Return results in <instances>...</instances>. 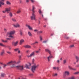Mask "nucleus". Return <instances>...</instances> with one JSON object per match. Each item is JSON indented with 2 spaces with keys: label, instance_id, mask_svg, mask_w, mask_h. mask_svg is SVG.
Masks as SVG:
<instances>
[{
  "label": "nucleus",
  "instance_id": "1",
  "mask_svg": "<svg viewBox=\"0 0 79 79\" xmlns=\"http://www.w3.org/2000/svg\"><path fill=\"white\" fill-rule=\"evenodd\" d=\"M15 31H11L10 32H7V35L9 37H10V38H14L13 36L12 35L13 34H14Z\"/></svg>",
  "mask_w": 79,
  "mask_h": 79
},
{
  "label": "nucleus",
  "instance_id": "2",
  "mask_svg": "<svg viewBox=\"0 0 79 79\" xmlns=\"http://www.w3.org/2000/svg\"><path fill=\"white\" fill-rule=\"evenodd\" d=\"M16 67L17 69H19L20 70H23V66H20V65H18L17 66H16L15 65V64H13L11 66L12 68H15Z\"/></svg>",
  "mask_w": 79,
  "mask_h": 79
},
{
  "label": "nucleus",
  "instance_id": "3",
  "mask_svg": "<svg viewBox=\"0 0 79 79\" xmlns=\"http://www.w3.org/2000/svg\"><path fill=\"white\" fill-rule=\"evenodd\" d=\"M39 66V64L36 65L35 64L34 65L32 66L31 68V71L33 73H34V71L36 69V68H37Z\"/></svg>",
  "mask_w": 79,
  "mask_h": 79
},
{
  "label": "nucleus",
  "instance_id": "4",
  "mask_svg": "<svg viewBox=\"0 0 79 79\" xmlns=\"http://www.w3.org/2000/svg\"><path fill=\"white\" fill-rule=\"evenodd\" d=\"M69 74V72L68 71H65L64 72V76L63 77L64 78H65V77H66V76L67 75V76H68Z\"/></svg>",
  "mask_w": 79,
  "mask_h": 79
},
{
  "label": "nucleus",
  "instance_id": "5",
  "mask_svg": "<svg viewBox=\"0 0 79 79\" xmlns=\"http://www.w3.org/2000/svg\"><path fill=\"white\" fill-rule=\"evenodd\" d=\"M35 16H36V15L35 14H33L31 17V20H35Z\"/></svg>",
  "mask_w": 79,
  "mask_h": 79
},
{
  "label": "nucleus",
  "instance_id": "6",
  "mask_svg": "<svg viewBox=\"0 0 79 79\" xmlns=\"http://www.w3.org/2000/svg\"><path fill=\"white\" fill-rule=\"evenodd\" d=\"M15 63H16L15 61H10L9 62L7 63V65H11V64H14Z\"/></svg>",
  "mask_w": 79,
  "mask_h": 79
},
{
  "label": "nucleus",
  "instance_id": "7",
  "mask_svg": "<svg viewBox=\"0 0 79 79\" xmlns=\"http://www.w3.org/2000/svg\"><path fill=\"white\" fill-rule=\"evenodd\" d=\"M35 55V52H32L31 53L29 56H27L28 58H29V57H32L33 56H34Z\"/></svg>",
  "mask_w": 79,
  "mask_h": 79
},
{
  "label": "nucleus",
  "instance_id": "8",
  "mask_svg": "<svg viewBox=\"0 0 79 79\" xmlns=\"http://www.w3.org/2000/svg\"><path fill=\"white\" fill-rule=\"evenodd\" d=\"M18 41H17L15 42H12V45L15 46H16V45H17L18 44Z\"/></svg>",
  "mask_w": 79,
  "mask_h": 79
},
{
  "label": "nucleus",
  "instance_id": "9",
  "mask_svg": "<svg viewBox=\"0 0 79 79\" xmlns=\"http://www.w3.org/2000/svg\"><path fill=\"white\" fill-rule=\"evenodd\" d=\"M26 26L28 27L29 30H30L31 31H32V30H33V29L32 27H31L30 25H26Z\"/></svg>",
  "mask_w": 79,
  "mask_h": 79
},
{
  "label": "nucleus",
  "instance_id": "10",
  "mask_svg": "<svg viewBox=\"0 0 79 79\" xmlns=\"http://www.w3.org/2000/svg\"><path fill=\"white\" fill-rule=\"evenodd\" d=\"M0 7L2 6V5H4V3L3 2H4L5 0H0Z\"/></svg>",
  "mask_w": 79,
  "mask_h": 79
},
{
  "label": "nucleus",
  "instance_id": "11",
  "mask_svg": "<svg viewBox=\"0 0 79 79\" xmlns=\"http://www.w3.org/2000/svg\"><path fill=\"white\" fill-rule=\"evenodd\" d=\"M10 7H9L8 8H5L6 10V11H7V13H9V12L10 11Z\"/></svg>",
  "mask_w": 79,
  "mask_h": 79
},
{
  "label": "nucleus",
  "instance_id": "12",
  "mask_svg": "<svg viewBox=\"0 0 79 79\" xmlns=\"http://www.w3.org/2000/svg\"><path fill=\"white\" fill-rule=\"evenodd\" d=\"M23 47H25V48H31V47L29 45H26L23 46Z\"/></svg>",
  "mask_w": 79,
  "mask_h": 79
},
{
  "label": "nucleus",
  "instance_id": "13",
  "mask_svg": "<svg viewBox=\"0 0 79 79\" xmlns=\"http://www.w3.org/2000/svg\"><path fill=\"white\" fill-rule=\"evenodd\" d=\"M50 54V55L48 57V61H49L50 60V58H52V55H51V53Z\"/></svg>",
  "mask_w": 79,
  "mask_h": 79
},
{
  "label": "nucleus",
  "instance_id": "14",
  "mask_svg": "<svg viewBox=\"0 0 79 79\" xmlns=\"http://www.w3.org/2000/svg\"><path fill=\"white\" fill-rule=\"evenodd\" d=\"M14 27H20V25L18 24H17L16 25H14Z\"/></svg>",
  "mask_w": 79,
  "mask_h": 79
},
{
  "label": "nucleus",
  "instance_id": "15",
  "mask_svg": "<svg viewBox=\"0 0 79 79\" xmlns=\"http://www.w3.org/2000/svg\"><path fill=\"white\" fill-rule=\"evenodd\" d=\"M45 51L46 52H48V53L49 54H50V53H51V52L50 51V50L47 49H45Z\"/></svg>",
  "mask_w": 79,
  "mask_h": 79
},
{
  "label": "nucleus",
  "instance_id": "16",
  "mask_svg": "<svg viewBox=\"0 0 79 79\" xmlns=\"http://www.w3.org/2000/svg\"><path fill=\"white\" fill-rule=\"evenodd\" d=\"M4 53H5V51L4 50H2L0 53V55H1V56H3Z\"/></svg>",
  "mask_w": 79,
  "mask_h": 79
},
{
  "label": "nucleus",
  "instance_id": "17",
  "mask_svg": "<svg viewBox=\"0 0 79 79\" xmlns=\"http://www.w3.org/2000/svg\"><path fill=\"white\" fill-rule=\"evenodd\" d=\"M69 68L70 69H72V70H73V71H76V69L73 68L70 66H69Z\"/></svg>",
  "mask_w": 79,
  "mask_h": 79
},
{
  "label": "nucleus",
  "instance_id": "18",
  "mask_svg": "<svg viewBox=\"0 0 79 79\" xmlns=\"http://www.w3.org/2000/svg\"><path fill=\"white\" fill-rule=\"evenodd\" d=\"M75 59L77 60L76 62H78L79 60V57L78 56H75Z\"/></svg>",
  "mask_w": 79,
  "mask_h": 79
},
{
  "label": "nucleus",
  "instance_id": "19",
  "mask_svg": "<svg viewBox=\"0 0 79 79\" xmlns=\"http://www.w3.org/2000/svg\"><path fill=\"white\" fill-rule=\"evenodd\" d=\"M0 46H1V47H6V46L1 43H0Z\"/></svg>",
  "mask_w": 79,
  "mask_h": 79
},
{
  "label": "nucleus",
  "instance_id": "20",
  "mask_svg": "<svg viewBox=\"0 0 79 79\" xmlns=\"http://www.w3.org/2000/svg\"><path fill=\"white\" fill-rule=\"evenodd\" d=\"M24 42V40H21L20 41V45H21V44H22Z\"/></svg>",
  "mask_w": 79,
  "mask_h": 79
},
{
  "label": "nucleus",
  "instance_id": "21",
  "mask_svg": "<svg viewBox=\"0 0 79 79\" xmlns=\"http://www.w3.org/2000/svg\"><path fill=\"white\" fill-rule=\"evenodd\" d=\"M28 34L29 36H32V34H31V33L30 31L28 32Z\"/></svg>",
  "mask_w": 79,
  "mask_h": 79
},
{
  "label": "nucleus",
  "instance_id": "22",
  "mask_svg": "<svg viewBox=\"0 0 79 79\" xmlns=\"http://www.w3.org/2000/svg\"><path fill=\"white\" fill-rule=\"evenodd\" d=\"M1 41H2V42H4L5 43H6V42H8V41H7V40H5V41L4 40H1Z\"/></svg>",
  "mask_w": 79,
  "mask_h": 79
},
{
  "label": "nucleus",
  "instance_id": "23",
  "mask_svg": "<svg viewBox=\"0 0 79 79\" xmlns=\"http://www.w3.org/2000/svg\"><path fill=\"white\" fill-rule=\"evenodd\" d=\"M79 74V72H76L73 73V74H74L75 75Z\"/></svg>",
  "mask_w": 79,
  "mask_h": 79
},
{
  "label": "nucleus",
  "instance_id": "24",
  "mask_svg": "<svg viewBox=\"0 0 79 79\" xmlns=\"http://www.w3.org/2000/svg\"><path fill=\"white\" fill-rule=\"evenodd\" d=\"M40 49L38 51H35V52L36 53H39L40 52Z\"/></svg>",
  "mask_w": 79,
  "mask_h": 79
},
{
  "label": "nucleus",
  "instance_id": "25",
  "mask_svg": "<svg viewBox=\"0 0 79 79\" xmlns=\"http://www.w3.org/2000/svg\"><path fill=\"white\" fill-rule=\"evenodd\" d=\"M20 34L21 35H23V31L21 30H20Z\"/></svg>",
  "mask_w": 79,
  "mask_h": 79
},
{
  "label": "nucleus",
  "instance_id": "26",
  "mask_svg": "<svg viewBox=\"0 0 79 79\" xmlns=\"http://www.w3.org/2000/svg\"><path fill=\"white\" fill-rule=\"evenodd\" d=\"M19 50V48H15L14 49V52H17Z\"/></svg>",
  "mask_w": 79,
  "mask_h": 79
},
{
  "label": "nucleus",
  "instance_id": "27",
  "mask_svg": "<svg viewBox=\"0 0 79 79\" xmlns=\"http://www.w3.org/2000/svg\"><path fill=\"white\" fill-rule=\"evenodd\" d=\"M5 74L4 73H1V77H4L5 76Z\"/></svg>",
  "mask_w": 79,
  "mask_h": 79
},
{
  "label": "nucleus",
  "instance_id": "28",
  "mask_svg": "<svg viewBox=\"0 0 79 79\" xmlns=\"http://www.w3.org/2000/svg\"><path fill=\"white\" fill-rule=\"evenodd\" d=\"M17 13V14H19V13H21V10H18L17 12H16Z\"/></svg>",
  "mask_w": 79,
  "mask_h": 79
},
{
  "label": "nucleus",
  "instance_id": "29",
  "mask_svg": "<svg viewBox=\"0 0 79 79\" xmlns=\"http://www.w3.org/2000/svg\"><path fill=\"white\" fill-rule=\"evenodd\" d=\"M25 67L26 68L28 69H29V66L27 65V64H26V66Z\"/></svg>",
  "mask_w": 79,
  "mask_h": 79
},
{
  "label": "nucleus",
  "instance_id": "30",
  "mask_svg": "<svg viewBox=\"0 0 79 79\" xmlns=\"http://www.w3.org/2000/svg\"><path fill=\"white\" fill-rule=\"evenodd\" d=\"M64 37L66 39H69V37L67 36V35H65Z\"/></svg>",
  "mask_w": 79,
  "mask_h": 79
},
{
  "label": "nucleus",
  "instance_id": "31",
  "mask_svg": "<svg viewBox=\"0 0 79 79\" xmlns=\"http://www.w3.org/2000/svg\"><path fill=\"white\" fill-rule=\"evenodd\" d=\"M35 9V6H32V10H34Z\"/></svg>",
  "mask_w": 79,
  "mask_h": 79
},
{
  "label": "nucleus",
  "instance_id": "32",
  "mask_svg": "<svg viewBox=\"0 0 79 79\" xmlns=\"http://www.w3.org/2000/svg\"><path fill=\"white\" fill-rule=\"evenodd\" d=\"M9 16H10V17H12V16H13V15H12V13H11L10 12L9 13Z\"/></svg>",
  "mask_w": 79,
  "mask_h": 79
},
{
  "label": "nucleus",
  "instance_id": "33",
  "mask_svg": "<svg viewBox=\"0 0 79 79\" xmlns=\"http://www.w3.org/2000/svg\"><path fill=\"white\" fill-rule=\"evenodd\" d=\"M74 47V46L73 45H72L69 46L70 48H73V47Z\"/></svg>",
  "mask_w": 79,
  "mask_h": 79
},
{
  "label": "nucleus",
  "instance_id": "34",
  "mask_svg": "<svg viewBox=\"0 0 79 79\" xmlns=\"http://www.w3.org/2000/svg\"><path fill=\"white\" fill-rule=\"evenodd\" d=\"M12 20L14 22H16V19H15L13 18L12 19Z\"/></svg>",
  "mask_w": 79,
  "mask_h": 79
},
{
  "label": "nucleus",
  "instance_id": "35",
  "mask_svg": "<svg viewBox=\"0 0 79 79\" xmlns=\"http://www.w3.org/2000/svg\"><path fill=\"white\" fill-rule=\"evenodd\" d=\"M6 4H7V5H10V2L8 1H7L6 2Z\"/></svg>",
  "mask_w": 79,
  "mask_h": 79
},
{
  "label": "nucleus",
  "instance_id": "36",
  "mask_svg": "<svg viewBox=\"0 0 79 79\" xmlns=\"http://www.w3.org/2000/svg\"><path fill=\"white\" fill-rule=\"evenodd\" d=\"M66 63V60H64L63 61V63L64 64H65Z\"/></svg>",
  "mask_w": 79,
  "mask_h": 79
},
{
  "label": "nucleus",
  "instance_id": "37",
  "mask_svg": "<svg viewBox=\"0 0 79 79\" xmlns=\"http://www.w3.org/2000/svg\"><path fill=\"white\" fill-rule=\"evenodd\" d=\"M22 56L21 55H19V60H21V56Z\"/></svg>",
  "mask_w": 79,
  "mask_h": 79
},
{
  "label": "nucleus",
  "instance_id": "38",
  "mask_svg": "<svg viewBox=\"0 0 79 79\" xmlns=\"http://www.w3.org/2000/svg\"><path fill=\"white\" fill-rule=\"evenodd\" d=\"M6 39L7 40H11V39L10 38H6Z\"/></svg>",
  "mask_w": 79,
  "mask_h": 79
},
{
  "label": "nucleus",
  "instance_id": "39",
  "mask_svg": "<svg viewBox=\"0 0 79 79\" xmlns=\"http://www.w3.org/2000/svg\"><path fill=\"white\" fill-rule=\"evenodd\" d=\"M40 39L41 41V40H42V36H40Z\"/></svg>",
  "mask_w": 79,
  "mask_h": 79
},
{
  "label": "nucleus",
  "instance_id": "40",
  "mask_svg": "<svg viewBox=\"0 0 79 79\" xmlns=\"http://www.w3.org/2000/svg\"><path fill=\"white\" fill-rule=\"evenodd\" d=\"M20 53H21V51H20L19 50L18 51V54H19Z\"/></svg>",
  "mask_w": 79,
  "mask_h": 79
},
{
  "label": "nucleus",
  "instance_id": "41",
  "mask_svg": "<svg viewBox=\"0 0 79 79\" xmlns=\"http://www.w3.org/2000/svg\"><path fill=\"white\" fill-rule=\"evenodd\" d=\"M39 13L40 14H41L42 13V11L40 10H39Z\"/></svg>",
  "mask_w": 79,
  "mask_h": 79
},
{
  "label": "nucleus",
  "instance_id": "42",
  "mask_svg": "<svg viewBox=\"0 0 79 79\" xmlns=\"http://www.w3.org/2000/svg\"><path fill=\"white\" fill-rule=\"evenodd\" d=\"M30 1H31V2H32V3H34V2H35L34 0H30Z\"/></svg>",
  "mask_w": 79,
  "mask_h": 79
},
{
  "label": "nucleus",
  "instance_id": "43",
  "mask_svg": "<svg viewBox=\"0 0 79 79\" xmlns=\"http://www.w3.org/2000/svg\"><path fill=\"white\" fill-rule=\"evenodd\" d=\"M32 15H33V14H34V13H35V11H34V10H32Z\"/></svg>",
  "mask_w": 79,
  "mask_h": 79
},
{
  "label": "nucleus",
  "instance_id": "44",
  "mask_svg": "<svg viewBox=\"0 0 79 79\" xmlns=\"http://www.w3.org/2000/svg\"><path fill=\"white\" fill-rule=\"evenodd\" d=\"M34 32H37V31H38V30H37V29H35L34 30Z\"/></svg>",
  "mask_w": 79,
  "mask_h": 79
},
{
  "label": "nucleus",
  "instance_id": "45",
  "mask_svg": "<svg viewBox=\"0 0 79 79\" xmlns=\"http://www.w3.org/2000/svg\"><path fill=\"white\" fill-rule=\"evenodd\" d=\"M7 65H8V64H7V65L6 64H4L3 68H5V67H6V66H7Z\"/></svg>",
  "mask_w": 79,
  "mask_h": 79
},
{
  "label": "nucleus",
  "instance_id": "46",
  "mask_svg": "<svg viewBox=\"0 0 79 79\" xmlns=\"http://www.w3.org/2000/svg\"><path fill=\"white\" fill-rule=\"evenodd\" d=\"M33 74H29V75L30 76H32Z\"/></svg>",
  "mask_w": 79,
  "mask_h": 79
},
{
  "label": "nucleus",
  "instance_id": "47",
  "mask_svg": "<svg viewBox=\"0 0 79 79\" xmlns=\"http://www.w3.org/2000/svg\"><path fill=\"white\" fill-rule=\"evenodd\" d=\"M8 49H9V50H11V48L10 47L8 46Z\"/></svg>",
  "mask_w": 79,
  "mask_h": 79
},
{
  "label": "nucleus",
  "instance_id": "48",
  "mask_svg": "<svg viewBox=\"0 0 79 79\" xmlns=\"http://www.w3.org/2000/svg\"><path fill=\"white\" fill-rule=\"evenodd\" d=\"M7 53H8V54H11V52L8 51L7 52Z\"/></svg>",
  "mask_w": 79,
  "mask_h": 79
},
{
  "label": "nucleus",
  "instance_id": "49",
  "mask_svg": "<svg viewBox=\"0 0 79 79\" xmlns=\"http://www.w3.org/2000/svg\"><path fill=\"white\" fill-rule=\"evenodd\" d=\"M39 43V42L38 41H35V44H38Z\"/></svg>",
  "mask_w": 79,
  "mask_h": 79
},
{
  "label": "nucleus",
  "instance_id": "50",
  "mask_svg": "<svg viewBox=\"0 0 79 79\" xmlns=\"http://www.w3.org/2000/svg\"><path fill=\"white\" fill-rule=\"evenodd\" d=\"M39 33L40 34H41V33H42V31H39Z\"/></svg>",
  "mask_w": 79,
  "mask_h": 79
},
{
  "label": "nucleus",
  "instance_id": "51",
  "mask_svg": "<svg viewBox=\"0 0 79 79\" xmlns=\"http://www.w3.org/2000/svg\"><path fill=\"white\" fill-rule=\"evenodd\" d=\"M47 41H44L43 43H45L47 42Z\"/></svg>",
  "mask_w": 79,
  "mask_h": 79
},
{
  "label": "nucleus",
  "instance_id": "52",
  "mask_svg": "<svg viewBox=\"0 0 79 79\" xmlns=\"http://www.w3.org/2000/svg\"><path fill=\"white\" fill-rule=\"evenodd\" d=\"M27 3H28L29 2V0H26Z\"/></svg>",
  "mask_w": 79,
  "mask_h": 79
},
{
  "label": "nucleus",
  "instance_id": "53",
  "mask_svg": "<svg viewBox=\"0 0 79 79\" xmlns=\"http://www.w3.org/2000/svg\"><path fill=\"white\" fill-rule=\"evenodd\" d=\"M29 50H27L26 51V53H29Z\"/></svg>",
  "mask_w": 79,
  "mask_h": 79
},
{
  "label": "nucleus",
  "instance_id": "54",
  "mask_svg": "<svg viewBox=\"0 0 79 79\" xmlns=\"http://www.w3.org/2000/svg\"><path fill=\"white\" fill-rule=\"evenodd\" d=\"M57 76V73H56L55 74H54V76Z\"/></svg>",
  "mask_w": 79,
  "mask_h": 79
},
{
  "label": "nucleus",
  "instance_id": "55",
  "mask_svg": "<svg viewBox=\"0 0 79 79\" xmlns=\"http://www.w3.org/2000/svg\"><path fill=\"white\" fill-rule=\"evenodd\" d=\"M4 31H5V32H6L7 30H6V29L5 28H4Z\"/></svg>",
  "mask_w": 79,
  "mask_h": 79
},
{
  "label": "nucleus",
  "instance_id": "56",
  "mask_svg": "<svg viewBox=\"0 0 79 79\" xmlns=\"http://www.w3.org/2000/svg\"><path fill=\"white\" fill-rule=\"evenodd\" d=\"M57 70H59V67H57L56 68Z\"/></svg>",
  "mask_w": 79,
  "mask_h": 79
},
{
  "label": "nucleus",
  "instance_id": "57",
  "mask_svg": "<svg viewBox=\"0 0 79 79\" xmlns=\"http://www.w3.org/2000/svg\"><path fill=\"white\" fill-rule=\"evenodd\" d=\"M34 61H35V60H34V59H32V62H33V63H34Z\"/></svg>",
  "mask_w": 79,
  "mask_h": 79
},
{
  "label": "nucleus",
  "instance_id": "58",
  "mask_svg": "<svg viewBox=\"0 0 79 79\" xmlns=\"http://www.w3.org/2000/svg\"><path fill=\"white\" fill-rule=\"evenodd\" d=\"M53 69H56V68L55 67H53Z\"/></svg>",
  "mask_w": 79,
  "mask_h": 79
},
{
  "label": "nucleus",
  "instance_id": "59",
  "mask_svg": "<svg viewBox=\"0 0 79 79\" xmlns=\"http://www.w3.org/2000/svg\"><path fill=\"white\" fill-rule=\"evenodd\" d=\"M6 10H5V11H2V13H5V12H6Z\"/></svg>",
  "mask_w": 79,
  "mask_h": 79
},
{
  "label": "nucleus",
  "instance_id": "60",
  "mask_svg": "<svg viewBox=\"0 0 79 79\" xmlns=\"http://www.w3.org/2000/svg\"><path fill=\"white\" fill-rule=\"evenodd\" d=\"M31 45H35V43H32L31 44Z\"/></svg>",
  "mask_w": 79,
  "mask_h": 79
},
{
  "label": "nucleus",
  "instance_id": "61",
  "mask_svg": "<svg viewBox=\"0 0 79 79\" xmlns=\"http://www.w3.org/2000/svg\"><path fill=\"white\" fill-rule=\"evenodd\" d=\"M76 66V67H79V64H78V65H77V66Z\"/></svg>",
  "mask_w": 79,
  "mask_h": 79
},
{
  "label": "nucleus",
  "instance_id": "62",
  "mask_svg": "<svg viewBox=\"0 0 79 79\" xmlns=\"http://www.w3.org/2000/svg\"><path fill=\"white\" fill-rule=\"evenodd\" d=\"M44 20L45 21H47V18L44 19Z\"/></svg>",
  "mask_w": 79,
  "mask_h": 79
},
{
  "label": "nucleus",
  "instance_id": "63",
  "mask_svg": "<svg viewBox=\"0 0 79 79\" xmlns=\"http://www.w3.org/2000/svg\"><path fill=\"white\" fill-rule=\"evenodd\" d=\"M59 61H60V60H57V63H59Z\"/></svg>",
  "mask_w": 79,
  "mask_h": 79
},
{
  "label": "nucleus",
  "instance_id": "64",
  "mask_svg": "<svg viewBox=\"0 0 79 79\" xmlns=\"http://www.w3.org/2000/svg\"><path fill=\"white\" fill-rule=\"evenodd\" d=\"M46 25H44V27H46Z\"/></svg>",
  "mask_w": 79,
  "mask_h": 79
}]
</instances>
